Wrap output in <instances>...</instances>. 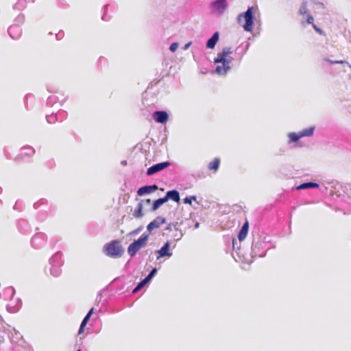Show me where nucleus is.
I'll return each instance as SVG.
<instances>
[{"label":"nucleus","instance_id":"obj_1","mask_svg":"<svg viewBox=\"0 0 351 351\" xmlns=\"http://www.w3.org/2000/svg\"><path fill=\"white\" fill-rule=\"evenodd\" d=\"M237 22L245 32H252L254 24V8L248 7L245 12L239 14Z\"/></svg>","mask_w":351,"mask_h":351},{"label":"nucleus","instance_id":"obj_2","mask_svg":"<svg viewBox=\"0 0 351 351\" xmlns=\"http://www.w3.org/2000/svg\"><path fill=\"white\" fill-rule=\"evenodd\" d=\"M104 253L108 257L113 258H121L124 254V248L119 240H112L104 246Z\"/></svg>","mask_w":351,"mask_h":351},{"label":"nucleus","instance_id":"obj_3","mask_svg":"<svg viewBox=\"0 0 351 351\" xmlns=\"http://www.w3.org/2000/svg\"><path fill=\"white\" fill-rule=\"evenodd\" d=\"M149 233H143L137 240H134L128 247V253L130 257H134L138 251L145 245L149 239Z\"/></svg>","mask_w":351,"mask_h":351},{"label":"nucleus","instance_id":"obj_4","mask_svg":"<svg viewBox=\"0 0 351 351\" xmlns=\"http://www.w3.org/2000/svg\"><path fill=\"white\" fill-rule=\"evenodd\" d=\"M211 13L217 16H222L228 7V0H215L209 3Z\"/></svg>","mask_w":351,"mask_h":351},{"label":"nucleus","instance_id":"obj_5","mask_svg":"<svg viewBox=\"0 0 351 351\" xmlns=\"http://www.w3.org/2000/svg\"><path fill=\"white\" fill-rule=\"evenodd\" d=\"M234 58L230 55L225 57L224 61H215V64H221L217 65L215 68V73L219 75H226V74L231 70L230 63Z\"/></svg>","mask_w":351,"mask_h":351},{"label":"nucleus","instance_id":"obj_6","mask_svg":"<svg viewBox=\"0 0 351 351\" xmlns=\"http://www.w3.org/2000/svg\"><path fill=\"white\" fill-rule=\"evenodd\" d=\"M251 255L252 258L254 257H264L266 255V250L264 247V243L258 240L253 241L251 247Z\"/></svg>","mask_w":351,"mask_h":351},{"label":"nucleus","instance_id":"obj_7","mask_svg":"<svg viewBox=\"0 0 351 351\" xmlns=\"http://www.w3.org/2000/svg\"><path fill=\"white\" fill-rule=\"evenodd\" d=\"M157 272L158 269L156 267H154L148 274V275L137 284V285L132 290V293H136L141 289H143L145 286L149 285L152 280L153 279V278L156 276Z\"/></svg>","mask_w":351,"mask_h":351},{"label":"nucleus","instance_id":"obj_8","mask_svg":"<svg viewBox=\"0 0 351 351\" xmlns=\"http://www.w3.org/2000/svg\"><path fill=\"white\" fill-rule=\"evenodd\" d=\"M171 165V162L169 161H165L159 163H156L149 168L147 169L146 174L148 176H152L158 172H160L165 169L169 167Z\"/></svg>","mask_w":351,"mask_h":351},{"label":"nucleus","instance_id":"obj_9","mask_svg":"<svg viewBox=\"0 0 351 351\" xmlns=\"http://www.w3.org/2000/svg\"><path fill=\"white\" fill-rule=\"evenodd\" d=\"M46 235L43 232L36 233L32 238L31 243L34 248L38 249L42 247L46 243Z\"/></svg>","mask_w":351,"mask_h":351},{"label":"nucleus","instance_id":"obj_10","mask_svg":"<svg viewBox=\"0 0 351 351\" xmlns=\"http://www.w3.org/2000/svg\"><path fill=\"white\" fill-rule=\"evenodd\" d=\"M22 306V301L20 298H12L6 306L7 311L10 313H14L19 311Z\"/></svg>","mask_w":351,"mask_h":351},{"label":"nucleus","instance_id":"obj_11","mask_svg":"<svg viewBox=\"0 0 351 351\" xmlns=\"http://www.w3.org/2000/svg\"><path fill=\"white\" fill-rule=\"evenodd\" d=\"M152 117L159 123H165L168 121L169 114L165 110H156L154 112Z\"/></svg>","mask_w":351,"mask_h":351},{"label":"nucleus","instance_id":"obj_12","mask_svg":"<svg viewBox=\"0 0 351 351\" xmlns=\"http://www.w3.org/2000/svg\"><path fill=\"white\" fill-rule=\"evenodd\" d=\"M170 248V243L169 241H167L160 250H156V253L158 254L157 260L160 259L162 257H171L173 254L169 251Z\"/></svg>","mask_w":351,"mask_h":351},{"label":"nucleus","instance_id":"obj_13","mask_svg":"<svg viewBox=\"0 0 351 351\" xmlns=\"http://www.w3.org/2000/svg\"><path fill=\"white\" fill-rule=\"evenodd\" d=\"M166 223V219L161 216H158L152 221H151L147 226V230L151 232L154 228H158L161 224Z\"/></svg>","mask_w":351,"mask_h":351},{"label":"nucleus","instance_id":"obj_14","mask_svg":"<svg viewBox=\"0 0 351 351\" xmlns=\"http://www.w3.org/2000/svg\"><path fill=\"white\" fill-rule=\"evenodd\" d=\"M9 36L14 40L19 39L22 34V29L19 25H12L8 29Z\"/></svg>","mask_w":351,"mask_h":351},{"label":"nucleus","instance_id":"obj_15","mask_svg":"<svg viewBox=\"0 0 351 351\" xmlns=\"http://www.w3.org/2000/svg\"><path fill=\"white\" fill-rule=\"evenodd\" d=\"M158 189L156 184L145 185L138 188L137 190V195L139 196H143L147 194H150Z\"/></svg>","mask_w":351,"mask_h":351},{"label":"nucleus","instance_id":"obj_16","mask_svg":"<svg viewBox=\"0 0 351 351\" xmlns=\"http://www.w3.org/2000/svg\"><path fill=\"white\" fill-rule=\"evenodd\" d=\"M146 202L147 204L151 203L150 199H147L145 200H141L137 204L136 207L134 209L133 213V217L136 219L142 218L144 216V213L143 212V203Z\"/></svg>","mask_w":351,"mask_h":351},{"label":"nucleus","instance_id":"obj_17","mask_svg":"<svg viewBox=\"0 0 351 351\" xmlns=\"http://www.w3.org/2000/svg\"><path fill=\"white\" fill-rule=\"evenodd\" d=\"M35 154V149L29 145L24 146L21 149V153L19 156H18L15 160H19V158L23 159V156L32 157Z\"/></svg>","mask_w":351,"mask_h":351},{"label":"nucleus","instance_id":"obj_18","mask_svg":"<svg viewBox=\"0 0 351 351\" xmlns=\"http://www.w3.org/2000/svg\"><path fill=\"white\" fill-rule=\"evenodd\" d=\"M164 197L166 202L169 199H171L176 202H179L180 200V193L176 189L168 191Z\"/></svg>","mask_w":351,"mask_h":351},{"label":"nucleus","instance_id":"obj_19","mask_svg":"<svg viewBox=\"0 0 351 351\" xmlns=\"http://www.w3.org/2000/svg\"><path fill=\"white\" fill-rule=\"evenodd\" d=\"M219 32H215L212 36L207 40L206 43V47L208 49H213L215 48L216 44L219 41Z\"/></svg>","mask_w":351,"mask_h":351},{"label":"nucleus","instance_id":"obj_20","mask_svg":"<svg viewBox=\"0 0 351 351\" xmlns=\"http://www.w3.org/2000/svg\"><path fill=\"white\" fill-rule=\"evenodd\" d=\"M327 63H329V64H346L348 66H350V64L348 62L346 61V60H331L328 57H324L322 58V62H321V65H322V67L323 69H325L326 67V64Z\"/></svg>","mask_w":351,"mask_h":351},{"label":"nucleus","instance_id":"obj_21","mask_svg":"<svg viewBox=\"0 0 351 351\" xmlns=\"http://www.w3.org/2000/svg\"><path fill=\"white\" fill-rule=\"evenodd\" d=\"M248 230H249V223L247 221H246L243 224L241 228L239 231L237 237H238V239L239 240V241H242L245 239V237L247 234V232H248Z\"/></svg>","mask_w":351,"mask_h":351},{"label":"nucleus","instance_id":"obj_22","mask_svg":"<svg viewBox=\"0 0 351 351\" xmlns=\"http://www.w3.org/2000/svg\"><path fill=\"white\" fill-rule=\"evenodd\" d=\"M66 100V97H64L62 100H60L59 97L57 95H51L47 98L46 105L47 106H53L55 104L60 102V106H62Z\"/></svg>","mask_w":351,"mask_h":351},{"label":"nucleus","instance_id":"obj_23","mask_svg":"<svg viewBox=\"0 0 351 351\" xmlns=\"http://www.w3.org/2000/svg\"><path fill=\"white\" fill-rule=\"evenodd\" d=\"M49 265H51L49 269L50 274L53 277H58L62 273L61 266L62 265H58L55 263H49Z\"/></svg>","mask_w":351,"mask_h":351},{"label":"nucleus","instance_id":"obj_24","mask_svg":"<svg viewBox=\"0 0 351 351\" xmlns=\"http://www.w3.org/2000/svg\"><path fill=\"white\" fill-rule=\"evenodd\" d=\"M232 53L231 47H224L222 51L215 58V61H224L225 57Z\"/></svg>","mask_w":351,"mask_h":351},{"label":"nucleus","instance_id":"obj_25","mask_svg":"<svg viewBox=\"0 0 351 351\" xmlns=\"http://www.w3.org/2000/svg\"><path fill=\"white\" fill-rule=\"evenodd\" d=\"M319 186L318 183L313 182H307L300 184V185L295 187L296 190L301 191L307 189H317Z\"/></svg>","mask_w":351,"mask_h":351},{"label":"nucleus","instance_id":"obj_26","mask_svg":"<svg viewBox=\"0 0 351 351\" xmlns=\"http://www.w3.org/2000/svg\"><path fill=\"white\" fill-rule=\"evenodd\" d=\"M315 130V126H311L309 128H305L301 130L299 134L301 136V138L303 137H310L312 136L314 134Z\"/></svg>","mask_w":351,"mask_h":351},{"label":"nucleus","instance_id":"obj_27","mask_svg":"<svg viewBox=\"0 0 351 351\" xmlns=\"http://www.w3.org/2000/svg\"><path fill=\"white\" fill-rule=\"evenodd\" d=\"M55 263L58 265H62V253L57 252L49 260V263Z\"/></svg>","mask_w":351,"mask_h":351},{"label":"nucleus","instance_id":"obj_28","mask_svg":"<svg viewBox=\"0 0 351 351\" xmlns=\"http://www.w3.org/2000/svg\"><path fill=\"white\" fill-rule=\"evenodd\" d=\"M15 289L13 287H8L3 291V298L5 300L10 299L14 297Z\"/></svg>","mask_w":351,"mask_h":351},{"label":"nucleus","instance_id":"obj_29","mask_svg":"<svg viewBox=\"0 0 351 351\" xmlns=\"http://www.w3.org/2000/svg\"><path fill=\"white\" fill-rule=\"evenodd\" d=\"M166 202L165 197H160L154 200L152 203L151 210L155 211L158 209L163 204Z\"/></svg>","mask_w":351,"mask_h":351},{"label":"nucleus","instance_id":"obj_30","mask_svg":"<svg viewBox=\"0 0 351 351\" xmlns=\"http://www.w3.org/2000/svg\"><path fill=\"white\" fill-rule=\"evenodd\" d=\"M288 138H289L288 144H291L293 143H297L301 138V136H300L299 132L298 133L290 132L288 134Z\"/></svg>","mask_w":351,"mask_h":351},{"label":"nucleus","instance_id":"obj_31","mask_svg":"<svg viewBox=\"0 0 351 351\" xmlns=\"http://www.w3.org/2000/svg\"><path fill=\"white\" fill-rule=\"evenodd\" d=\"M220 165V159L219 158H215L213 161L209 162L208 165V168L210 170H214L217 171L219 169Z\"/></svg>","mask_w":351,"mask_h":351},{"label":"nucleus","instance_id":"obj_32","mask_svg":"<svg viewBox=\"0 0 351 351\" xmlns=\"http://www.w3.org/2000/svg\"><path fill=\"white\" fill-rule=\"evenodd\" d=\"M26 0H17V2L13 5V9L21 11L25 9L26 8Z\"/></svg>","mask_w":351,"mask_h":351},{"label":"nucleus","instance_id":"obj_33","mask_svg":"<svg viewBox=\"0 0 351 351\" xmlns=\"http://www.w3.org/2000/svg\"><path fill=\"white\" fill-rule=\"evenodd\" d=\"M109 7H112V8L115 9V8H116V7H117V5H116L115 4H112V5H110V4H106V5H104V6H103V8H102V11H103V12H104V13H103V15H102V16H101V19H102L103 21H108L110 19V17H108V16L106 14V13H105L106 10Z\"/></svg>","mask_w":351,"mask_h":351},{"label":"nucleus","instance_id":"obj_34","mask_svg":"<svg viewBox=\"0 0 351 351\" xmlns=\"http://www.w3.org/2000/svg\"><path fill=\"white\" fill-rule=\"evenodd\" d=\"M25 21V16L23 14H19L14 20V25H21L23 24Z\"/></svg>","mask_w":351,"mask_h":351},{"label":"nucleus","instance_id":"obj_35","mask_svg":"<svg viewBox=\"0 0 351 351\" xmlns=\"http://www.w3.org/2000/svg\"><path fill=\"white\" fill-rule=\"evenodd\" d=\"M46 120L49 123H55L58 121V114L52 112L51 114L46 115Z\"/></svg>","mask_w":351,"mask_h":351},{"label":"nucleus","instance_id":"obj_36","mask_svg":"<svg viewBox=\"0 0 351 351\" xmlns=\"http://www.w3.org/2000/svg\"><path fill=\"white\" fill-rule=\"evenodd\" d=\"M3 326V319L0 315V344L4 341L5 337H6L5 332L2 330Z\"/></svg>","mask_w":351,"mask_h":351},{"label":"nucleus","instance_id":"obj_37","mask_svg":"<svg viewBox=\"0 0 351 351\" xmlns=\"http://www.w3.org/2000/svg\"><path fill=\"white\" fill-rule=\"evenodd\" d=\"M89 320H90V317H88V316H85L84 317L83 320L81 322V324H80V328L78 330L79 335L81 334L82 332H83L84 328L86 326V324H88V322H89Z\"/></svg>","mask_w":351,"mask_h":351},{"label":"nucleus","instance_id":"obj_38","mask_svg":"<svg viewBox=\"0 0 351 351\" xmlns=\"http://www.w3.org/2000/svg\"><path fill=\"white\" fill-rule=\"evenodd\" d=\"M197 199V197L195 195H192V196H187L184 199H183V202L184 204H190L191 205L192 204V202L193 201H196Z\"/></svg>","mask_w":351,"mask_h":351},{"label":"nucleus","instance_id":"obj_39","mask_svg":"<svg viewBox=\"0 0 351 351\" xmlns=\"http://www.w3.org/2000/svg\"><path fill=\"white\" fill-rule=\"evenodd\" d=\"M47 203V200H45V199H40V200H38V202H35L34 204V208L35 209H37L41 205H45V204Z\"/></svg>","mask_w":351,"mask_h":351},{"label":"nucleus","instance_id":"obj_40","mask_svg":"<svg viewBox=\"0 0 351 351\" xmlns=\"http://www.w3.org/2000/svg\"><path fill=\"white\" fill-rule=\"evenodd\" d=\"M58 119H60V121L64 120L66 117V112L64 110H59L58 113Z\"/></svg>","mask_w":351,"mask_h":351},{"label":"nucleus","instance_id":"obj_41","mask_svg":"<svg viewBox=\"0 0 351 351\" xmlns=\"http://www.w3.org/2000/svg\"><path fill=\"white\" fill-rule=\"evenodd\" d=\"M178 47V43H173L171 44L170 47H169V50L171 51V52H175L177 49Z\"/></svg>","mask_w":351,"mask_h":351},{"label":"nucleus","instance_id":"obj_42","mask_svg":"<svg viewBox=\"0 0 351 351\" xmlns=\"http://www.w3.org/2000/svg\"><path fill=\"white\" fill-rule=\"evenodd\" d=\"M307 11L306 6L304 3H302L301 7L300 8L299 12L300 14H304Z\"/></svg>","mask_w":351,"mask_h":351},{"label":"nucleus","instance_id":"obj_43","mask_svg":"<svg viewBox=\"0 0 351 351\" xmlns=\"http://www.w3.org/2000/svg\"><path fill=\"white\" fill-rule=\"evenodd\" d=\"M313 29L318 33L320 35H323L324 34V31L319 28V27H317L315 24H313Z\"/></svg>","mask_w":351,"mask_h":351},{"label":"nucleus","instance_id":"obj_44","mask_svg":"<svg viewBox=\"0 0 351 351\" xmlns=\"http://www.w3.org/2000/svg\"><path fill=\"white\" fill-rule=\"evenodd\" d=\"M64 36L63 31L60 30L58 33L56 34V38L57 40H61Z\"/></svg>","mask_w":351,"mask_h":351},{"label":"nucleus","instance_id":"obj_45","mask_svg":"<svg viewBox=\"0 0 351 351\" xmlns=\"http://www.w3.org/2000/svg\"><path fill=\"white\" fill-rule=\"evenodd\" d=\"M314 18L312 15H308L307 16V19H306V23L308 24H311L313 25V24H314Z\"/></svg>","mask_w":351,"mask_h":351},{"label":"nucleus","instance_id":"obj_46","mask_svg":"<svg viewBox=\"0 0 351 351\" xmlns=\"http://www.w3.org/2000/svg\"><path fill=\"white\" fill-rule=\"evenodd\" d=\"M142 228H143V227L141 226V227L136 228V230H133L130 234H133V235L137 234L141 231Z\"/></svg>","mask_w":351,"mask_h":351},{"label":"nucleus","instance_id":"obj_47","mask_svg":"<svg viewBox=\"0 0 351 351\" xmlns=\"http://www.w3.org/2000/svg\"><path fill=\"white\" fill-rule=\"evenodd\" d=\"M232 247H233V250H236V246L237 245V240L234 238L232 239ZM237 249L239 250V247H237Z\"/></svg>","mask_w":351,"mask_h":351},{"label":"nucleus","instance_id":"obj_48","mask_svg":"<svg viewBox=\"0 0 351 351\" xmlns=\"http://www.w3.org/2000/svg\"><path fill=\"white\" fill-rule=\"evenodd\" d=\"M94 312V308H91L89 311L87 313V314L86 315V316H88V317L90 318L91 315H93Z\"/></svg>","mask_w":351,"mask_h":351},{"label":"nucleus","instance_id":"obj_49","mask_svg":"<svg viewBox=\"0 0 351 351\" xmlns=\"http://www.w3.org/2000/svg\"><path fill=\"white\" fill-rule=\"evenodd\" d=\"M192 44V42H189L187 43L186 44L184 45V46L183 47V49L184 50H186L189 49V47Z\"/></svg>","mask_w":351,"mask_h":351},{"label":"nucleus","instance_id":"obj_50","mask_svg":"<svg viewBox=\"0 0 351 351\" xmlns=\"http://www.w3.org/2000/svg\"><path fill=\"white\" fill-rule=\"evenodd\" d=\"M249 47H250V43H247L244 53H245L248 50Z\"/></svg>","mask_w":351,"mask_h":351},{"label":"nucleus","instance_id":"obj_51","mask_svg":"<svg viewBox=\"0 0 351 351\" xmlns=\"http://www.w3.org/2000/svg\"><path fill=\"white\" fill-rule=\"evenodd\" d=\"M199 226V223L198 222H196L195 224V228H198Z\"/></svg>","mask_w":351,"mask_h":351},{"label":"nucleus","instance_id":"obj_52","mask_svg":"<svg viewBox=\"0 0 351 351\" xmlns=\"http://www.w3.org/2000/svg\"><path fill=\"white\" fill-rule=\"evenodd\" d=\"M121 163L122 165H125L127 164V161L126 160H123V161H121Z\"/></svg>","mask_w":351,"mask_h":351},{"label":"nucleus","instance_id":"obj_53","mask_svg":"<svg viewBox=\"0 0 351 351\" xmlns=\"http://www.w3.org/2000/svg\"><path fill=\"white\" fill-rule=\"evenodd\" d=\"M348 196L351 198V189H350V191L348 192Z\"/></svg>","mask_w":351,"mask_h":351},{"label":"nucleus","instance_id":"obj_54","mask_svg":"<svg viewBox=\"0 0 351 351\" xmlns=\"http://www.w3.org/2000/svg\"><path fill=\"white\" fill-rule=\"evenodd\" d=\"M29 95H25V99L26 100V99L28 98V97H29Z\"/></svg>","mask_w":351,"mask_h":351},{"label":"nucleus","instance_id":"obj_55","mask_svg":"<svg viewBox=\"0 0 351 351\" xmlns=\"http://www.w3.org/2000/svg\"><path fill=\"white\" fill-rule=\"evenodd\" d=\"M14 209H16V204L13 207Z\"/></svg>","mask_w":351,"mask_h":351},{"label":"nucleus","instance_id":"obj_56","mask_svg":"<svg viewBox=\"0 0 351 351\" xmlns=\"http://www.w3.org/2000/svg\"><path fill=\"white\" fill-rule=\"evenodd\" d=\"M5 156H6L7 158H10L7 154H5Z\"/></svg>","mask_w":351,"mask_h":351},{"label":"nucleus","instance_id":"obj_57","mask_svg":"<svg viewBox=\"0 0 351 351\" xmlns=\"http://www.w3.org/2000/svg\"><path fill=\"white\" fill-rule=\"evenodd\" d=\"M14 331L15 334L17 335V332H16V329H14Z\"/></svg>","mask_w":351,"mask_h":351},{"label":"nucleus","instance_id":"obj_58","mask_svg":"<svg viewBox=\"0 0 351 351\" xmlns=\"http://www.w3.org/2000/svg\"><path fill=\"white\" fill-rule=\"evenodd\" d=\"M1 191H2V189H1V188L0 187V193H1Z\"/></svg>","mask_w":351,"mask_h":351}]
</instances>
